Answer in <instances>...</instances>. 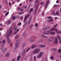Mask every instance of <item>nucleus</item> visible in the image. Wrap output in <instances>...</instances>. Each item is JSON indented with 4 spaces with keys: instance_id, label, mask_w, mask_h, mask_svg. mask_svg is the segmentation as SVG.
Masks as SVG:
<instances>
[{
    "instance_id": "f257e3e1",
    "label": "nucleus",
    "mask_w": 61,
    "mask_h": 61,
    "mask_svg": "<svg viewBox=\"0 0 61 61\" xmlns=\"http://www.w3.org/2000/svg\"><path fill=\"white\" fill-rule=\"evenodd\" d=\"M12 31H13V30L11 28H10V32L9 33L7 32V36H10V35H11V34L12 33Z\"/></svg>"
},
{
    "instance_id": "f03ea898",
    "label": "nucleus",
    "mask_w": 61,
    "mask_h": 61,
    "mask_svg": "<svg viewBox=\"0 0 61 61\" xmlns=\"http://www.w3.org/2000/svg\"><path fill=\"white\" fill-rule=\"evenodd\" d=\"M30 15V14H28V15H26L24 18V20H23V21L24 22H25V21H26V20L28 19V18L29 17V15Z\"/></svg>"
},
{
    "instance_id": "7ed1b4c3",
    "label": "nucleus",
    "mask_w": 61,
    "mask_h": 61,
    "mask_svg": "<svg viewBox=\"0 0 61 61\" xmlns=\"http://www.w3.org/2000/svg\"><path fill=\"white\" fill-rule=\"evenodd\" d=\"M43 53L42 52H41L40 54H38L37 56V58H40L41 57L43 56Z\"/></svg>"
},
{
    "instance_id": "20e7f679",
    "label": "nucleus",
    "mask_w": 61,
    "mask_h": 61,
    "mask_svg": "<svg viewBox=\"0 0 61 61\" xmlns=\"http://www.w3.org/2000/svg\"><path fill=\"white\" fill-rule=\"evenodd\" d=\"M40 51V50L39 49H36L34 52V54H37Z\"/></svg>"
},
{
    "instance_id": "39448f33",
    "label": "nucleus",
    "mask_w": 61,
    "mask_h": 61,
    "mask_svg": "<svg viewBox=\"0 0 61 61\" xmlns=\"http://www.w3.org/2000/svg\"><path fill=\"white\" fill-rule=\"evenodd\" d=\"M50 30L46 31L43 32V34L44 35H48V34H50Z\"/></svg>"
},
{
    "instance_id": "423d86ee",
    "label": "nucleus",
    "mask_w": 61,
    "mask_h": 61,
    "mask_svg": "<svg viewBox=\"0 0 61 61\" xmlns=\"http://www.w3.org/2000/svg\"><path fill=\"white\" fill-rule=\"evenodd\" d=\"M34 41H35V39L34 38H30L29 40L30 42H32Z\"/></svg>"
},
{
    "instance_id": "0eeeda50",
    "label": "nucleus",
    "mask_w": 61,
    "mask_h": 61,
    "mask_svg": "<svg viewBox=\"0 0 61 61\" xmlns=\"http://www.w3.org/2000/svg\"><path fill=\"white\" fill-rule=\"evenodd\" d=\"M49 3V0H47L46 4L45 7V8H47V6H48V5Z\"/></svg>"
},
{
    "instance_id": "6e6552de",
    "label": "nucleus",
    "mask_w": 61,
    "mask_h": 61,
    "mask_svg": "<svg viewBox=\"0 0 61 61\" xmlns=\"http://www.w3.org/2000/svg\"><path fill=\"white\" fill-rule=\"evenodd\" d=\"M16 42L15 44V46L17 47H18V46H19V42H18V41H16Z\"/></svg>"
},
{
    "instance_id": "1a4fd4ad",
    "label": "nucleus",
    "mask_w": 61,
    "mask_h": 61,
    "mask_svg": "<svg viewBox=\"0 0 61 61\" xmlns=\"http://www.w3.org/2000/svg\"><path fill=\"white\" fill-rule=\"evenodd\" d=\"M48 41L50 42H53L54 41V39L52 38H49L48 39Z\"/></svg>"
},
{
    "instance_id": "9d476101",
    "label": "nucleus",
    "mask_w": 61,
    "mask_h": 61,
    "mask_svg": "<svg viewBox=\"0 0 61 61\" xmlns=\"http://www.w3.org/2000/svg\"><path fill=\"white\" fill-rule=\"evenodd\" d=\"M10 56V53H7L5 54V56L6 57H9Z\"/></svg>"
},
{
    "instance_id": "9b49d317",
    "label": "nucleus",
    "mask_w": 61,
    "mask_h": 61,
    "mask_svg": "<svg viewBox=\"0 0 61 61\" xmlns=\"http://www.w3.org/2000/svg\"><path fill=\"white\" fill-rule=\"evenodd\" d=\"M39 4H36V10L35 11H37V8H38V6H39Z\"/></svg>"
},
{
    "instance_id": "f8f14e48",
    "label": "nucleus",
    "mask_w": 61,
    "mask_h": 61,
    "mask_svg": "<svg viewBox=\"0 0 61 61\" xmlns=\"http://www.w3.org/2000/svg\"><path fill=\"white\" fill-rule=\"evenodd\" d=\"M26 50V49H25L23 50L22 53V55L23 56H24V55H25V54Z\"/></svg>"
},
{
    "instance_id": "ddd939ff",
    "label": "nucleus",
    "mask_w": 61,
    "mask_h": 61,
    "mask_svg": "<svg viewBox=\"0 0 61 61\" xmlns=\"http://www.w3.org/2000/svg\"><path fill=\"white\" fill-rule=\"evenodd\" d=\"M55 44H57L58 43V39L56 38L55 39V41L54 42Z\"/></svg>"
},
{
    "instance_id": "4468645a",
    "label": "nucleus",
    "mask_w": 61,
    "mask_h": 61,
    "mask_svg": "<svg viewBox=\"0 0 61 61\" xmlns=\"http://www.w3.org/2000/svg\"><path fill=\"white\" fill-rule=\"evenodd\" d=\"M25 45H26V43H23V44L22 46V48H24L25 47Z\"/></svg>"
},
{
    "instance_id": "2eb2a0df",
    "label": "nucleus",
    "mask_w": 61,
    "mask_h": 61,
    "mask_svg": "<svg viewBox=\"0 0 61 61\" xmlns=\"http://www.w3.org/2000/svg\"><path fill=\"white\" fill-rule=\"evenodd\" d=\"M7 40L9 44H10V43H11V40H10V38H9L8 37L7 38Z\"/></svg>"
},
{
    "instance_id": "dca6fc26",
    "label": "nucleus",
    "mask_w": 61,
    "mask_h": 61,
    "mask_svg": "<svg viewBox=\"0 0 61 61\" xmlns=\"http://www.w3.org/2000/svg\"><path fill=\"white\" fill-rule=\"evenodd\" d=\"M21 58V56L20 55L18 56L17 57V61H18L19 60V59H20Z\"/></svg>"
},
{
    "instance_id": "f3484780",
    "label": "nucleus",
    "mask_w": 61,
    "mask_h": 61,
    "mask_svg": "<svg viewBox=\"0 0 61 61\" xmlns=\"http://www.w3.org/2000/svg\"><path fill=\"white\" fill-rule=\"evenodd\" d=\"M41 36H42V37H43V38H47V37L45 36V35L43 34H41Z\"/></svg>"
},
{
    "instance_id": "a211bd4d",
    "label": "nucleus",
    "mask_w": 61,
    "mask_h": 61,
    "mask_svg": "<svg viewBox=\"0 0 61 61\" xmlns=\"http://www.w3.org/2000/svg\"><path fill=\"white\" fill-rule=\"evenodd\" d=\"M46 45H41L40 46L41 47H46Z\"/></svg>"
},
{
    "instance_id": "6ab92c4d",
    "label": "nucleus",
    "mask_w": 61,
    "mask_h": 61,
    "mask_svg": "<svg viewBox=\"0 0 61 61\" xmlns=\"http://www.w3.org/2000/svg\"><path fill=\"white\" fill-rule=\"evenodd\" d=\"M31 20H32V18H30L29 21L27 23L28 25H29L30 24V22H31Z\"/></svg>"
},
{
    "instance_id": "aec40b11",
    "label": "nucleus",
    "mask_w": 61,
    "mask_h": 61,
    "mask_svg": "<svg viewBox=\"0 0 61 61\" xmlns=\"http://www.w3.org/2000/svg\"><path fill=\"white\" fill-rule=\"evenodd\" d=\"M22 35L23 36H25H25H26V33L25 32L23 33Z\"/></svg>"
},
{
    "instance_id": "412c9836",
    "label": "nucleus",
    "mask_w": 61,
    "mask_h": 61,
    "mask_svg": "<svg viewBox=\"0 0 61 61\" xmlns=\"http://www.w3.org/2000/svg\"><path fill=\"white\" fill-rule=\"evenodd\" d=\"M55 31H56L57 33H61V31H58V30H57L56 29Z\"/></svg>"
},
{
    "instance_id": "4be33fe9",
    "label": "nucleus",
    "mask_w": 61,
    "mask_h": 61,
    "mask_svg": "<svg viewBox=\"0 0 61 61\" xmlns=\"http://www.w3.org/2000/svg\"><path fill=\"white\" fill-rule=\"evenodd\" d=\"M56 50L57 49L56 48H53L52 49V51H56Z\"/></svg>"
},
{
    "instance_id": "5701e85b",
    "label": "nucleus",
    "mask_w": 61,
    "mask_h": 61,
    "mask_svg": "<svg viewBox=\"0 0 61 61\" xmlns=\"http://www.w3.org/2000/svg\"><path fill=\"white\" fill-rule=\"evenodd\" d=\"M11 23V22L10 20H8L7 22V25H9V24H10Z\"/></svg>"
},
{
    "instance_id": "b1692460",
    "label": "nucleus",
    "mask_w": 61,
    "mask_h": 61,
    "mask_svg": "<svg viewBox=\"0 0 61 61\" xmlns=\"http://www.w3.org/2000/svg\"><path fill=\"white\" fill-rule=\"evenodd\" d=\"M50 35H55V32H52L50 33Z\"/></svg>"
},
{
    "instance_id": "393cba45",
    "label": "nucleus",
    "mask_w": 61,
    "mask_h": 61,
    "mask_svg": "<svg viewBox=\"0 0 61 61\" xmlns=\"http://www.w3.org/2000/svg\"><path fill=\"white\" fill-rule=\"evenodd\" d=\"M23 13H24V11H22L21 12L19 13V15H21L23 14Z\"/></svg>"
},
{
    "instance_id": "a878e982",
    "label": "nucleus",
    "mask_w": 61,
    "mask_h": 61,
    "mask_svg": "<svg viewBox=\"0 0 61 61\" xmlns=\"http://www.w3.org/2000/svg\"><path fill=\"white\" fill-rule=\"evenodd\" d=\"M43 41V39H40L38 40L39 42H42Z\"/></svg>"
},
{
    "instance_id": "bb28decb",
    "label": "nucleus",
    "mask_w": 61,
    "mask_h": 61,
    "mask_svg": "<svg viewBox=\"0 0 61 61\" xmlns=\"http://www.w3.org/2000/svg\"><path fill=\"white\" fill-rule=\"evenodd\" d=\"M36 47V46L35 45H33L31 46V48H35V47Z\"/></svg>"
},
{
    "instance_id": "cd10ccee",
    "label": "nucleus",
    "mask_w": 61,
    "mask_h": 61,
    "mask_svg": "<svg viewBox=\"0 0 61 61\" xmlns=\"http://www.w3.org/2000/svg\"><path fill=\"white\" fill-rule=\"evenodd\" d=\"M2 44H5V40H4L3 41H2Z\"/></svg>"
},
{
    "instance_id": "c85d7f7f",
    "label": "nucleus",
    "mask_w": 61,
    "mask_h": 61,
    "mask_svg": "<svg viewBox=\"0 0 61 61\" xmlns=\"http://www.w3.org/2000/svg\"><path fill=\"white\" fill-rule=\"evenodd\" d=\"M39 1H38V0H36V1H35V3L36 4H37V3H38V4H39V3H38Z\"/></svg>"
},
{
    "instance_id": "c756f323",
    "label": "nucleus",
    "mask_w": 61,
    "mask_h": 61,
    "mask_svg": "<svg viewBox=\"0 0 61 61\" xmlns=\"http://www.w3.org/2000/svg\"><path fill=\"white\" fill-rule=\"evenodd\" d=\"M55 30V28H52L50 30L51 31H54V30Z\"/></svg>"
},
{
    "instance_id": "7c9ffc66",
    "label": "nucleus",
    "mask_w": 61,
    "mask_h": 61,
    "mask_svg": "<svg viewBox=\"0 0 61 61\" xmlns=\"http://www.w3.org/2000/svg\"><path fill=\"white\" fill-rule=\"evenodd\" d=\"M12 19L13 20L15 19V16H13L12 17Z\"/></svg>"
},
{
    "instance_id": "2f4dec72",
    "label": "nucleus",
    "mask_w": 61,
    "mask_h": 61,
    "mask_svg": "<svg viewBox=\"0 0 61 61\" xmlns=\"http://www.w3.org/2000/svg\"><path fill=\"white\" fill-rule=\"evenodd\" d=\"M49 21L50 22H52L53 21V20L52 19H50L49 20Z\"/></svg>"
},
{
    "instance_id": "473e14b6",
    "label": "nucleus",
    "mask_w": 61,
    "mask_h": 61,
    "mask_svg": "<svg viewBox=\"0 0 61 61\" xmlns=\"http://www.w3.org/2000/svg\"><path fill=\"white\" fill-rule=\"evenodd\" d=\"M51 18H52V17L51 16H49L47 17V18H48V19H51Z\"/></svg>"
},
{
    "instance_id": "72a5a7b5",
    "label": "nucleus",
    "mask_w": 61,
    "mask_h": 61,
    "mask_svg": "<svg viewBox=\"0 0 61 61\" xmlns=\"http://www.w3.org/2000/svg\"><path fill=\"white\" fill-rule=\"evenodd\" d=\"M34 60L35 61H36V56H35L34 57Z\"/></svg>"
},
{
    "instance_id": "f704fd0d",
    "label": "nucleus",
    "mask_w": 61,
    "mask_h": 61,
    "mask_svg": "<svg viewBox=\"0 0 61 61\" xmlns=\"http://www.w3.org/2000/svg\"><path fill=\"white\" fill-rule=\"evenodd\" d=\"M30 47L27 50V51H26V53H27L28 51H29V50H30Z\"/></svg>"
},
{
    "instance_id": "c9c22d12",
    "label": "nucleus",
    "mask_w": 61,
    "mask_h": 61,
    "mask_svg": "<svg viewBox=\"0 0 61 61\" xmlns=\"http://www.w3.org/2000/svg\"><path fill=\"white\" fill-rule=\"evenodd\" d=\"M7 50V48H6V47H5V50L4 51V52H6V50Z\"/></svg>"
},
{
    "instance_id": "e433bc0d",
    "label": "nucleus",
    "mask_w": 61,
    "mask_h": 61,
    "mask_svg": "<svg viewBox=\"0 0 61 61\" xmlns=\"http://www.w3.org/2000/svg\"><path fill=\"white\" fill-rule=\"evenodd\" d=\"M14 30H16L17 29V27H16V26L14 27Z\"/></svg>"
},
{
    "instance_id": "4c0bfd02",
    "label": "nucleus",
    "mask_w": 61,
    "mask_h": 61,
    "mask_svg": "<svg viewBox=\"0 0 61 61\" xmlns=\"http://www.w3.org/2000/svg\"><path fill=\"white\" fill-rule=\"evenodd\" d=\"M8 14H9V12H7L5 15V16H7V15H8Z\"/></svg>"
},
{
    "instance_id": "58836bf2",
    "label": "nucleus",
    "mask_w": 61,
    "mask_h": 61,
    "mask_svg": "<svg viewBox=\"0 0 61 61\" xmlns=\"http://www.w3.org/2000/svg\"><path fill=\"white\" fill-rule=\"evenodd\" d=\"M56 15H59V13L58 12H57L56 13Z\"/></svg>"
},
{
    "instance_id": "ea45409f",
    "label": "nucleus",
    "mask_w": 61,
    "mask_h": 61,
    "mask_svg": "<svg viewBox=\"0 0 61 61\" xmlns=\"http://www.w3.org/2000/svg\"><path fill=\"white\" fill-rule=\"evenodd\" d=\"M17 47H16V46H15L14 48V50H16V48H17Z\"/></svg>"
},
{
    "instance_id": "a19ab883",
    "label": "nucleus",
    "mask_w": 61,
    "mask_h": 61,
    "mask_svg": "<svg viewBox=\"0 0 61 61\" xmlns=\"http://www.w3.org/2000/svg\"><path fill=\"white\" fill-rule=\"evenodd\" d=\"M45 27L46 30V29H48L49 27H48V26H46Z\"/></svg>"
},
{
    "instance_id": "79ce46f5",
    "label": "nucleus",
    "mask_w": 61,
    "mask_h": 61,
    "mask_svg": "<svg viewBox=\"0 0 61 61\" xmlns=\"http://www.w3.org/2000/svg\"><path fill=\"white\" fill-rule=\"evenodd\" d=\"M33 28V26L32 25H31L30 26V28L31 29H32V28Z\"/></svg>"
},
{
    "instance_id": "37998d69",
    "label": "nucleus",
    "mask_w": 61,
    "mask_h": 61,
    "mask_svg": "<svg viewBox=\"0 0 61 61\" xmlns=\"http://www.w3.org/2000/svg\"><path fill=\"white\" fill-rule=\"evenodd\" d=\"M27 24V22H25V25H23V27H24V26H25Z\"/></svg>"
},
{
    "instance_id": "c03bdc74",
    "label": "nucleus",
    "mask_w": 61,
    "mask_h": 61,
    "mask_svg": "<svg viewBox=\"0 0 61 61\" xmlns=\"http://www.w3.org/2000/svg\"><path fill=\"white\" fill-rule=\"evenodd\" d=\"M58 38H59V40H60V39H61V38L59 36H58Z\"/></svg>"
},
{
    "instance_id": "a18cd8bd",
    "label": "nucleus",
    "mask_w": 61,
    "mask_h": 61,
    "mask_svg": "<svg viewBox=\"0 0 61 61\" xmlns=\"http://www.w3.org/2000/svg\"><path fill=\"white\" fill-rule=\"evenodd\" d=\"M57 6H58L57 5H55L54 6V7H57Z\"/></svg>"
},
{
    "instance_id": "49530a36",
    "label": "nucleus",
    "mask_w": 61,
    "mask_h": 61,
    "mask_svg": "<svg viewBox=\"0 0 61 61\" xmlns=\"http://www.w3.org/2000/svg\"><path fill=\"white\" fill-rule=\"evenodd\" d=\"M54 58V56H51V59H52V60H53V58Z\"/></svg>"
},
{
    "instance_id": "de8ad7c7",
    "label": "nucleus",
    "mask_w": 61,
    "mask_h": 61,
    "mask_svg": "<svg viewBox=\"0 0 61 61\" xmlns=\"http://www.w3.org/2000/svg\"><path fill=\"white\" fill-rule=\"evenodd\" d=\"M21 25V22H20L18 24V25Z\"/></svg>"
},
{
    "instance_id": "09e8293b",
    "label": "nucleus",
    "mask_w": 61,
    "mask_h": 61,
    "mask_svg": "<svg viewBox=\"0 0 61 61\" xmlns=\"http://www.w3.org/2000/svg\"><path fill=\"white\" fill-rule=\"evenodd\" d=\"M43 4H44V3L43 2H42L41 3V5H43Z\"/></svg>"
},
{
    "instance_id": "8fccbe9b",
    "label": "nucleus",
    "mask_w": 61,
    "mask_h": 61,
    "mask_svg": "<svg viewBox=\"0 0 61 61\" xmlns=\"http://www.w3.org/2000/svg\"><path fill=\"white\" fill-rule=\"evenodd\" d=\"M57 26V24H56L55 25H54V27H56Z\"/></svg>"
},
{
    "instance_id": "3c124183",
    "label": "nucleus",
    "mask_w": 61,
    "mask_h": 61,
    "mask_svg": "<svg viewBox=\"0 0 61 61\" xmlns=\"http://www.w3.org/2000/svg\"><path fill=\"white\" fill-rule=\"evenodd\" d=\"M18 38V36L17 35H16L15 36V38L16 39H17V38Z\"/></svg>"
},
{
    "instance_id": "603ef678",
    "label": "nucleus",
    "mask_w": 61,
    "mask_h": 61,
    "mask_svg": "<svg viewBox=\"0 0 61 61\" xmlns=\"http://www.w3.org/2000/svg\"><path fill=\"white\" fill-rule=\"evenodd\" d=\"M43 30H44V31H45V30H46V28L45 27L43 29Z\"/></svg>"
},
{
    "instance_id": "864d4df0",
    "label": "nucleus",
    "mask_w": 61,
    "mask_h": 61,
    "mask_svg": "<svg viewBox=\"0 0 61 61\" xmlns=\"http://www.w3.org/2000/svg\"><path fill=\"white\" fill-rule=\"evenodd\" d=\"M32 57H30V61H32Z\"/></svg>"
},
{
    "instance_id": "5fc2aeb1",
    "label": "nucleus",
    "mask_w": 61,
    "mask_h": 61,
    "mask_svg": "<svg viewBox=\"0 0 61 61\" xmlns=\"http://www.w3.org/2000/svg\"><path fill=\"white\" fill-rule=\"evenodd\" d=\"M58 51L59 52H60L61 51V49H59L58 50Z\"/></svg>"
},
{
    "instance_id": "6e6d98bb",
    "label": "nucleus",
    "mask_w": 61,
    "mask_h": 61,
    "mask_svg": "<svg viewBox=\"0 0 61 61\" xmlns=\"http://www.w3.org/2000/svg\"><path fill=\"white\" fill-rule=\"evenodd\" d=\"M27 8V6H26L24 7V8L25 9V8Z\"/></svg>"
},
{
    "instance_id": "4d7b16f0",
    "label": "nucleus",
    "mask_w": 61,
    "mask_h": 61,
    "mask_svg": "<svg viewBox=\"0 0 61 61\" xmlns=\"http://www.w3.org/2000/svg\"><path fill=\"white\" fill-rule=\"evenodd\" d=\"M3 47H4V45H2V46L1 47V48H3Z\"/></svg>"
},
{
    "instance_id": "13d9d810",
    "label": "nucleus",
    "mask_w": 61,
    "mask_h": 61,
    "mask_svg": "<svg viewBox=\"0 0 61 61\" xmlns=\"http://www.w3.org/2000/svg\"><path fill=\"white\" fill-rule=\"evenodd\" d=\"M57 6L58 7H60V5H57Z\"/></svg>"
},
{
    "instance_id": "bf43d9fd",
    "label": "nucleus",
    "mask_w": 61,
    "mask_h": 61,
    "mask_svg": "<svg viewBox=\"0 0 61 61\" xmlns=\"http://www.w3.org/2000/svg\"><path fill=\"white\" fill-rule=\"evenodd\" d=\"M59 2V0H57L56 1V3H58Z\"/></svg>"
},
{
    "instance_id": "052dcab7",
    "label": "nucleus",
    "mask_w": 61,
    "mask_h": 61,
    "mask_svg": "<svg viewBox=\"0 0 61 61\" xmlns=\"http://www.w3.org/2000/svg\"><path fill=\"white\" fill-rule=\"evenodd\" d=\"M13 45V44L12 43H11L10 45V46L11 47V46H12V45Z\"/></svg>"
},
{
    "instance_id": "680f3d73",
    "label": "nucleus",
    "mask_w": 61,
    "mask_h": 61,
    "mask_svg": "<svg viewBox=\"0 0 61 61\" xmlns=\"http://www.w3.org/2000/svg\"><path fill=\"white\" fill-rule=\"evenodd\" d=\"M3 30V28H0V31H2Z\"/></svg>"
},
{
    "instance_id": "e2e57ef3",
    "label": "nucleus",
    "mask_w": 61,
    "mask_h": 61,
    "mask_svg": "<svg viewBox=\"0 0 61 61\" xmlns=\"http://www.w3.org/2000/svg\"><path fill=\"white\" fill-rule=\"evenodd\" d=\"M35 25L36 26H38V24H36Z\"/></svg>"
},
{
    "instance_id": "0e129e2a",
    "label": "nucleus",
    "mask_w": 61,
    "mask_h": 61,
    "mask_svg": "<svg viewBox=\"0 0 61 61\" xmlns=\"http://www.w3.org/2000/svg\"><path fill=\"white\" fill-rule=\"evenodd\" d=\"M9 5H11V3L10 2H9Z\"/></svg>"
},
{
    "instance_id": "69168bd1",
    "label": "nucleus",
    "mask_w": 61,
    "mask_h": 61,
    "mask_svg": "<svg viewBox=\"0 0 61 61\" xmlns=\"http://www.w3.org/2000/svg\"><path fill=\"white\" fill-rule=\"evenodd\" d=\"M42 15H44V13H42L41 14Z\"/></svg>"
},
{
    "instance_id": "338daca9",
    "label": "nucleus",
    "mask_w": 61,
    "mask_h": 61,
    "mask_svg": "<svg viewBox=\"0 0 61 61\" xmlns=\"http://www.w3.org/2000/svg\"><path fill=\"white\" fill-rule=\"evenodd\" d=\"M2 8V6L1 5H0V9H1Z\"/></svg>"
},
{
    "instance_id": "774afa93",
    "label": "nucleus",
    "mask_w": 61,
    "mask_h": 61,
    "mask_svg": "<svg viewBox=\"0 0 61 61\" xmlns=\"http://www.w3.org/2000/svg\"><path fill=\"white\" fill-rule=\"evenodd\" d=\"M21 11H23V9L21 8L20 9Z\"/></svg>"
}]
</instances>
